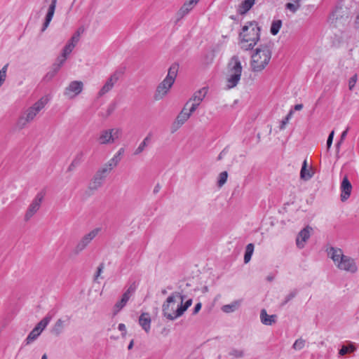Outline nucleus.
<instances>
[{
	"instance_id": "nucleus-29",
	"label": "nucleus",
	"mask_w": 359,
	"mask_h": 359,
	"mask_svg": "<svg viewBox=\"0 0 359 359\" xmlns=\"http://www.w3.org/2000/svg\"><path fill=\"white\" fill-rule=\"evenodd\" d=\"M150 140H151V135L149 134L147 135V137H144L143 141L137 147V149H135V151L134 152V154L135 155L140 154L144 150V149L147 147Z\"/></svg>"
},
{
	"instance_id": "nucleus-31",
	"label": "nucleus",
	"mask_w": 359,
	"mask_h": 359,
	"mask_svg": "<svg viewBox=\"0 0 359 359\" xmlns=\"http://www.w3.org/2000/svg\"><path fill=\"white\" fill-rule=\"evenodd\" d=\"M41 334V332L38 330V328H34L27 337L25 343V345H29L35 341L38 337Z\"/></svg>"
},
{
	"instance_id": "nucleus-15",
	"label": "nucleus",
	"mask_w": 359,
	"mask_h": 359,
	"mask_svg": "<svg viewBox=\"0 0 359 359\" xmlns=\"http://www.w3.org/2000/svg\"><path fill=\"white\" fill-rule=\"evenodd\" d=\"M340 189L341 191V201H345L349 198L352 191V185L349 182L347 176H345L343 178Z\"/></svg>"
},
{
	"instance_id": "nucleus-4",
	"label": "nucleus",
	"mask_w": 359,
	"mask_h": 359,
	"mask_svg": "<svg viewBox=\"0 0 359 359\" xmlns=\"http://www.w3.org/2000/svg\"><path fill=\"white\" fill-rule=\"evenodd\" d=\"M184 297L178 292H172L163 302L162 305V313L164 317L170 320H175L183 314L179 313L181 309V303L183 302Z\"/></svg>"
},
{
	"instance_id": "nucleus-59",
	"label": "nucleus",
	"mask_w": 359,
	"mask_h": 359,
	"mask_svg": "<svg viewBox=\"0 0 359 359\" xmlns=\"http://www.w3.org/2000/svg\"><path fill=\"white\" fill-rule=\"evenodd\" d=\"M41 359H48L46 354H43L41 357Z\"/></svg>"
},
{
	"instance_id": "nucleus-54",
	"label": "nucleus",
	"mask_w": 359,
	"mask_h": 359,
	"mask_svg": "<svg viewBox=\"0 0 359 359\" xmlns=\"http://www.w3.org/2000/svg\"><path fill=\"white\" fill-rule=\"evenodd\" d=\"M201 306H202L201 303L196 304L194 307L193 314H196L201 310Z\"/></svg>"
},
{
	"instance_id": "nucleus-38",
	"label": "nucleus",
	"mask_w": 359,
	"mask_h": 359,
	"mask_svg": "<svg viewBox=\"0 0 359 359\" xmlns=\"http://www.w3.org/2000/svg\"><path fill=\"white\" fill-rule=\"evenodd\" d=\"M83 88V83L81 81H75L72 82L67 90H82Z\"/></svg>"
},
{
	"instance_id": "nucleus-61",
	"label": "nucleus",
	"mask_w": 359,
	"mask_h": 359,
	"mask_svg": "<svg viewBox=\"0 0 359 359\" xmlns=\"http://www.w3.org/2000/svg\"><path fill=\"white\" fill-rule=\"evenodd\" d=\"M290 1L293 2H301L302 0H290Z\"/></svg>"
},
{
	"instance_id": "nucleus-51",
	"label": "nucleus",
	"mask_w": 359,
	"mask_h": 359,
	"mask_svg": "<svg viewBox=\"0 0 359 359\" xmlns=\"http://www.w3.org/2000/svg\"><path fill=\"white\" fill-rule=\"evenodd\" d=\"M167 91H156L154 95V99L156 100H160L166 95Z\"/></svg>"
},
{
	"instance_id": "nucleus-9",
	"label": "nucleus",
	"mask_w": 359,
	"mask_h": 359,
	"mask_svg": "<svg viewBox=\"0 0 359 359\" xmlns=\"http://www.w3.org/2000/svg\"><path fill=\"white\" fill-rule=\"evenodd\" d=\"M178 70L179 65L177 63L172 64L168 69L166 77L158 85L157 90H169L175 81Z\"/></svg>"
},
{
	"instance_id": "nucleus-26",
	"label": "nucleus",
	"mask_w": 359,
	"mask_h": 359,
	"mask_svg": "<svg viewBox=\"0 0 359 359\" xmlns=\"http://www.w3.org/2000/svg\"><path fill=\"white\" fill-rule=\"evenodd\" d=\"M84 31H85L84 27L82 26V27H79L77 29V30L76 31V32L74 34V35L71 37V39H69L68 43L70 44H73L74 46H76L80 40V37H81V34H83Z\"/></svg>"
},
{
	"instance_id": "nucleus-13",
	"label": "nucleus",
	"mask_w": 359,
	"mask_h": 359,
	"mask_svg": "<svg viewBox=\"0 0 359 359\" xmlns=\"http://www.w3.org/2000/svg\"><path fill=\"white\" fill-rule=\"evenodd\" d=\"M206 93L203 91H196L193 96L187 102L185 105L190 109L191 111H195L201 102L203 100Z\"/></svg>"
},
{
	"instance_id": "nucleus-36",
	"label": "nucleus",
	"mask_w": 359,
	"mask_h": 359,
	"mask_svg": "<svg viewBox=\"0 0 359 359\" xmlns=\"http://www.w3.org/2000/svg\"><path fill=\"white\" fill-rule=\"evenodd\" d=\"M300 8V2H288L285 4V8L292 12L296 13Z\"/></svg>"
},
{
	"instance_id": "nucleus-46",
	"label": "nucleus",
	"mask_w": 359,
	"mask_h": 359,
	"mask_svg": "<svg viewBox=\"0 0 359 359\" xmlns=\"http://www.w3.org/2000/svg\"><path fill=\"white\" fill-rule=\"evenodd\" d=\"M81 91H65L64 96L68 99H72L79 95Z\"/></svg>"
},
{
	"instance_id": "nucleus-43",
	"label": "nucleus",
	"mask_w": 359,
	"mask_h": 359,
	"mask_svg": "<svg viewBox=\"0 0 359 359\" xmlns=\"http://www.w3.org/2000/svg\"><path fill=\"white\" fill-rule=\"evenodd\" d=\"M292 111H290L288 114L285 117V118L281 121L280 125V130H283L285 128L286 125L288 123L292 115Z\"/></svg>"
},
{
	"instance_id": "nucleus-44",
	"label": "nucleus",
	"mask_w": 359,
	"mask_h": 359,
	"mask_svg": "<svg viewBox=\"0 0 359 359\" xmlns=\"http://www.w3.org/2000/svg\"><path fill=\"white\" fill-rule=\"evenodd\" d=\"M192 304V299H189L187 300L184 303V302L181 303V309L179 311V313L184 314V313L187 311V309L191 306Z\"/></svg>"
},
{
	"instance_id": "nucleus-1",
	"label": "nucleus",
	"mask_w": 359,
	"mask_h": 359,
	"mask_svg": "<svg viewBox=\"0 0 359 359\" xmlns=\"http://www.w3.org/2000/svg\"><path fill=\"white\" fill-rule=\"evenodd\" d=\"M327 256L332 260L334 266L340 271L351 274L358 271V265L355 259L344 254L341 248L330 246L327 249Z\"/></svg>"
},
{
	"instance_id": "nucleus-12",
	"label": "nucleus",
	"mask_w": 359,
	"mask_h": 359,
	"mask_svg": "<svg viewBox=\"0 0 359 359\" xmlns=\"http://www.w3.org/2000/svg\"><path fill=\"white\" fill-rule=\"evenodd\" d=\"M136 290L135 284L130 285L126 292L123 294L121 299L116 302L114 306V316L119 312L127 304L130 298L134 294Z\"/></svg>"
},
{
	"instance_id": "nucleus-16",
	"label": "nucleus",
	"mask_w": 359,
	"mask_h": 359,
	"mask_svg": "<svg viewBox=\"0 0 359 359\" xmlns=\"http://www.w3.org/2000/svg\"><path fill=\"white\" fill-rule=\"evenodd\" d=\"M57 0H52L50 5L49 6L48 13L46 16L45 22L43 25V27L41 31L44 32L49 26L50 22H51L53 17L54 15L55 8L57 5Z\"/></svg>"
},
{
	"instance_id": "nucleus-32",
	"label": "nucleus",
	"mask_w": 359,
	"mask_h": 359,
	"mask_svg": "<svg viewBox=\"0 0 359 359\" xmlns=\"http://www.w3.org/2000/svg\"><path fill=\"white\" fill-rule=\"evenodd\" d=\"M356 350V347L353 343H350L348 346H342L339 351V354L343 356L347 353H351Z\"/></svg>"
},
{
	"instance_id": "nucleus-11",
	"label": "nucleus",
	"mask_w": 359,
	"mask_h": 359,
	"mask_svg": "<svg viewBox=\"0 0 359 359\" xmlns=\"http://www.w3.org/2000/svg\"><path fill=\"white\" fill-rule=\"evenodd\" d=\"M45 194L43 191L39 192L29 205L25 215V220L29 221L39 210L43 200Z\"/></svg>"
},
{
	"instance_id": "nucleus-34",
	"label": "nucleus",
	"mask_w": 359,
	"mask_h": 359,
	"mask_svg": "<svg viewBox=\"0 0 359 359\" xmlns=\"http://www.w3.org/2000/svg\"><path fill=\"white\" fill-rule=\"evenodd\" d=\"M254 251V245L252 243H249L245 248V252L244 255V262L245 264L248 263L251 259V257L253 254Z\"/></svg>"
},
{
	"instance_id": "nucleus-58",
	"label": "nucleus",
	"mask_w": 359,
	"mask_h": 359,
	"mask_svg": "<svg viewBox=\"0 0 359 359\" xmlns=\"http://www.w3.org/2000/svg\"><path fill=\"white\" fill-rule=\"evenodd\" d=\"M110 113H111V108H110V107H109V108L107 109V112H106V115H105V116H108L110 114Z\"/></svg>"
},
{
	"instance_id": "nucleus-33",
	"label": "nucleus",
	"mask_w": 359,
	"mask_h": 359,
	"mask_svg": "<svg viewBox=\"0 0 359 359\" xmlns=\"http://www.w3.org/2000/svg\"><path fill=\"white\" fill-rule=\"evenodd\" d=\"M282 20H273L270 29L271 34L273 36L276 35L279 32L280 29L282 27Z\"/></svg>"
},
{
	"instance_id": "nucleus-8",
	"label": "nucleus",
	"mask_w": 359,
	"mask_h": 359,
	"mask_svg": "<svg viewBox=\"0 0 359 359\" xmlns=\"http://www.w3.org/2000/svg\"><path fill=\"white\" fill-rule=\"evenodd\" d=\"M101 231V228H95L85 234L76 244L74 252L75 255H79L91 243V241L97 236Z\"/></svg>"
},
{
	"instance_id": "nucleus-14",
	"label": "nucleus",
	"mask_w": 359,
	"mask_h": 359,
	"mask_svg": "<svg viewBox=\"0 0 359 359\" xmlns=\"http://www.w3.org/2000/svg\"><path fill=\"white\" fill-rule=\"evenodd\" d=\"M311 231L312 228L307 226L298 233L296 239V244L299 248L302 249L304 247L306 242L311 236Z\"/></svg>"
},
{
	"instance_id": "nucleus-28",
	"label": "nucleus",
	"mask_w": 359,
	"mask_h": 359,
	"mask_svg": "<svg viewBox=\"0 0 359 359\" xmlns=\"http://www.w3.org/2000/svg\"><path fill=\"white\" fill-rule=\"evenodd\" d=\"M53 316L48 313L37 325L35 326V328H38L39 332H42V331L46 327V326L49 324Z\"/></svg>"
},
{
	"instance_id": "nucleus-7",
	"label": "nucleus",
	"mask_w": 359,
	"mask_h": 359,
	"mask_svg": "<svg viewBox=\"0 0 359 359\" xmlns=\"http://www.w3.org/2000/svg\"><path fill=\"white\" fill-rule=\"evenodd\" d=\"M229 77L226 81L228 88H234L241 79L242 66L237 55L233 56L228 64Z\"/></svg>"
},
{
	"instance_id": "nucleus-23",
	"label": "nucleus",
	"mask_w": 359,
	"mask_h": 359,
	"mask_svg": "<svg viewBox=\"0 0 359 359\" xmlns=\"http://www.w3.org/2000/svg\"><path fill=\"white\" fill-rule=\"evenodd\" d=\"M65 322V321L61 318L58 319L52 327L51 332L56 336H59L63 332Z\"/></svg>"
},
{
	"instance_id": "nucleus-57",
	"label": "nucleus",
	"mask_w": 359,
	"mask_h": 359,
	"mask_svg": "<svg viewBox=\"0 0 359 359\" xmlns=\"http://www.w3.org/2000/svg\"><path fill=\"white\" fill-rule=\"evenodd\" d=\"M133 344H134V341H133V339H132V340L130 341V344H129L128 346V350L132 349V348H133Z\"/></svg>"
},
{
	"instance_id": "nucleus-5",
	"label": "nucleus",
	"mask_w": 359,
	"mask_h": 359,
	"mask_svg": "<svg viewBox=\"0 0 359 359\" xmlns=\"http://www.w3.org/2000/svg\"><path fill=\"white\" fill-rule=\"evenodd\" d=\"M50 100V96L46 95L36 102L32 106L27 108L18 118L16 127L21 130L32 121L36 115L45 107Z\"/></svg>"
},
{
	"instance_id": "nucleus-45",
	"label": "nucleus",
	"mask_w": 359,
	"mask_h": 359,
	"mask_svg": "<svg viewBox=\"0 0 359 359\" xmlns=\"http://www.w3.org/2000/svg\"><path fill=\"white\" fill-rule=\"evenodd\" d=\"M297 294V291L296 290L291 291L288 294H287L285 297V300L283 303V304H285L287 302H289L290 300H292L293 298L295 297V296Z\"/></svg>"
},
{
	"instance_id": "nucleus-21",
	"label": "nucleus",
	"mask_w": 359,
	"mask_h": 359,
	"mask_svg": "<svg viewBox=\"0 0 359 359\" xmlns=\"http://www.w3.org/2000/svg\"><path fill=\"white\" fill-rule=\"evenodd\" d=\"M241 300L233 301L231 304L224 305L222 307V311L226 313L234 312L235 311L238 309L241 304Z\"/></svg>"
},
{
	"instance_id": "nucleus-37",
	"label": "nucleus",
	"mask_w": 359,
	"mask_h": 359,
	"mask_svg": "<svg viewBox=\"0 0 359 359\" xmlns=\"http://www.w3.org/2000/svg\"><path fill=\"white\" fill-rule=\"evenodd\" d=\"M228 177V173L226 171L222 172L219 175L217 185L219 187H222L226 182Z\"/></svg>"
},
{
	"instance_id": "nucleus-2",
	"label": "nucleus",
	"mask_w": 359,
	"mask_h": 359,
	"mask_svg": "<svg viewBox=\"0 0 359 359\" xmlns=\"http://www.w3.org/2000/svg\"><path fill=\"white\" fill-rule=\"evenodd\" d=\"M261 27L256 21L248 22L239 34V45L244 50H252L260 39Z\"/></svg>"
},
{
	"instance_id": "nucleus-39",
	"label": "nucleus",
	"mask_w": 359,
	"mask_h": 359,
	"mask_svg": "<svg viewBox=\"0 0 359 359\" xmlns=\"http://www.w3.org/2000/svg\"><path fill=\"white\" fill-rule=\"evenodd\" d=\"M304 346H305V340L300 338V339H297L294 341V343L292 346V348L294 350L299 351V350H302L304 347Z\"/></svg>"
},
{
	"instance_id": "nucleus-40",
	"label": "nucleus",
	"mask_w": 359,
	"mask_h": 359,
	"mask_svg": "<svg viewBox=\"0 0 359 359\" xmlns=\"http://www.w3.org/2000/svg\"><path fill=\"white\" fill-rule=\"evenodd\" d=\"M8 65H5L0 70V87L2 86L6 78V73Z\"/></svg>"
},
{
	"instance_id": "nucleus-60",
	"label": "nucleus",
	"mask_w": 359,
	"mask_h": 359,
	"mask_svg": "<svg viewBox=\"0 0 359 359\" xmlns=\"http://www.w3.org/2000/svg\"><path fill=\"white\" fill-rule=\"evenodd\" d=\"M161 292L163 294H165L167 293V291L165 290H163Z\"/></svg>"
},
{
	"instance_id": "nucleus-48",
	"label": "nucleus",
	"mask_w": 359,
	"mask_h": 359,
	"mask_svg": "<svg viewBox=\"0 0 359 359\" xmlns=\"http://www.w3.org/2000/svg\"><path fill=\"white\" fill-rule=\"evenodd\" d=\"M123 137V130L120 128H114V140L120 139Z\"/></svg>"
},
{
	"instance_id": "nucleus-20",
	"label": "nucleus",
	"mask_w": 359,
	"mask_h": 359,
	"mask_svg": "<svg viewBox=\"0 0 359 359\" xmlns=\"http://www.w3.org/2000/svg\"><path fill=\"white\" fill-rule=\"evenodd\" d=\"M256 0H243L238 8V12L241 14H245L255 4Z\"/></svg>"
},
{
	"instance_id": "nucleus-49",
	"label": "nucleus",
	"mask_w": 359,
	"mask_h": 359,
	"mask_svg": "<svg viewBox=\"0 0 359 359\" xmlns=\"http://www.w3.org/2000/svg\"><path fill=\"white\" fill-rule=\"evenodd\" d=\"M124 151L125 150L123 148H121L118 150L116 156L114 158V164L116 165L121 160V156L124 154Z\"/></svg>"
},
{
	"instance_id": "nucleus-6",
	"label": "nucleus",
	"mask_w": 359,
	"mask_h": 359,
	"mask_svg": "<svg viewBox=\"0 0 359 359\" xmlns=\"http://www.w3.org/2000/svg\"><path fill=\"white\" fill-rule=\"evenodd\" d=\"M112 170V159L101 167L93 175L88 185V195H92L104 184L107 177Z\"/></svg>"
},
{
	"instance_id": "nucleus-41",
	"label": "nucleus",
	"mask_w": 359,
	"mask_h": 359,
	"mask_svg": "<svg viewBox=\"0 0 359 359\" xmlns=\"http://www.w3.org/2000/svg\"><path fill=\"white\" fill-rule=\"evenodd\" d=\"M126 70V65L124 64H122L118 67H117L115 74H114V79L116 77L117 79L119 76L123 75Z\"/></svg>"
},
{
	"instance_id": "nucleus-42",
	"label": "nucleus",
	"mask_w": 359,
	"mask_h": 359,
	"mask_svg": "<svg viewBox=\"0 0 359 359\" xmlns=\"http://www.w3.org/2000/svg\"><path fill=\"white\" fill-rule=\"evenodd\" d=\"M348 130H349V128L348 127L344 131L342 132L339 141L336 144V148H337V151L339 150L341 144L343 143L344 140L346 137Z\"/></svg>"
},
{
	"instance_id": "nucleus-27",
	"label": "nucleus",
	"mask_w": 359,
	"mask_h": 359,
	"mask_svg": "<svg viewBox=\"0 0 359 359\" xmlns=\"http://www.w3.org/2000/svg\"><path fill=\"white\" fill-rule=\"evenodd\" d=\"M229 355L234 359H240L245 355V352L242 348H231L229 351Z\"/></svg>"
},
{
	"instance_id": "nucleus-25",
	"label": "nucleus",
	"mask_w": 359,
	"mask_h": 359,
	"mask_svg": "<svg viewBox=\"0 0 359 359\" xmlns=\"http://www.w3.org/2000/svg\"><path fill=\"white\" fill-rule=\"evenodd\" d=\"M84 31H85L84 27L82 26V27H79L77 29V30L76 31V32L74 34V35L71 37V39H69L68 43L70 44H73L74 46H76L80 40V37H81V34H83Z\"/></svg>"
},
{
	"instance_id": "nucleus-10",
	"label": "nucleus",
	"mask_w": 359,
	"mask_h": 359,
	"mask_svg": "<svg viewBox=\"0 0 359 359\" xmlns=\"http://www.w3.org/2000/svg\"><path fill=\"white\" fill-rule=\"evenodd\" d=\"M194 111H191L190 109L184 105L182 111L176 117L171 126V133H173L180 129L189 118Z\"/></svg>"
},
{
	"instance_id": "nucleus-30",
	"label": "nucleus",
	"mask_w": 359,
	"mask_h": 359,
	"mask_svg": "<svg viewBox=\"0 0 359 359\" xmlns=\"http://www.w3.org/2000/svg\"><path fill=\"white\" fill-rule=\"evenodd\" d=\"M300 177L304 180H309L312 177V174L307 169V162L306 160H304L303 162V165L300 171Z\"/></svg>"
},
{
	"instance_id": "nucleus-17",
	"label": "nucleus",
	"mask_w": 359,
	"mask_h": 359,
	"mask_svg": "<svg viewBox=\"0 0 359 359\" xmlns=\"http://www.w3.org/2000/svg\"><path fill=\"white\" fill-rule=\"evenodd\" d=\"M277 320L276 315H268L266 309H262L260 311V320L264 325H272L275 324Z\"/></svg>"
},
{
	"instance_id": "nucleus-53",
	"label": "nucleus",
	"mask_w": 359,
	"mask_h": 359,
	"mask_svg": "<svg viewBox=\"0 0 359 359\" xmlns=\"http://www.w3.org/2000/svg\"><path fill=\"white\" fill-rule=\"evenodd\" d=\"M118 330L122 332V335L124 336L126 333V325L123 323L118 325Z\"/></svg>"
},
{
	"instance_id": "nucleus-47",
	"label": "nucleus",
	"mask_w": 359,
	"mask_h": 359,
	"mask_svg": "<svg viewBox=\"0 0 359 359\" xmlns=\"http://www.w3.org/2000/svg\"><path fill=\"white\" fill-rule=\"evenodd\" d=\"M103 269H104V264L102 263V264H100L99 265V266L97 269V271H96V273L95 274V276H94V280L95 281H97L98 278L101 276V273H102Z\"/></svg>"
},
{
	"instance_id": "nucleus-56",
	"label": "nucleus",
	"mask_w": 359,
	"mask_h": 359,
	"mask_svg": "<svg viewBox=\"0 0 359 359\" xmlns=\"http://www.w3.org/2000/svg\"><path fill=\"white\" fill-rule=\"evenodd\" d=\"M161 189V185L159 184H157L154 189V194H156L159 191V190Z\"/></svg>"
},
{
	"instance_id": "nucleus-63",
	"label": "nucleus",
	"mask_w": 359,
	"mask_h": 359,
	"mask_svg": "<svg viewBox=\"0 0 359 359\" xmlns=\"http://www.w3.org/2000/svg\"><path fill=\"white\" fill-rule=\"evenodd\" d=\"M107 86H108V84H107L105 86H104L103 90H105Z\"/></svg>"
},
{
	"instance_id": "nucleus-22",
	"label": "nucleus",
	"mask_w": 359,
	"mask_h": 359,
	"mask_svg": "<svg viewBox=\"0 0 359 359\" xmlns=\"http://www.w3.org/2000/svg\"><path fill=\"white\" fill-rule=\"evenodd\" d=\"M111 139H112V129H108L101 132L98 141L100 144H104L109 142Z\"/></svg>"
},
{
	"instance_id": "nucleus-62",
	"label": "nucleus",
	"mask_w": 359,
	"mask_h": 359,
	"mask_svg": "<svg viewBox=\"0 0 359 359\" xmlns=\"http://www.w3.org/2000/svg\"><path fill=\"white\" fill-rule=\"evenodd\" d=\"M200 0H192V1L195 2V3H198Z\"/></svg>"
},
{
	"instance_id": "nucleus-19",
	"label": "nucleus",
	"mask_w": 359,
	"mask_h": 359,
	"mask_svg": "<svg viewBox=\"0 0 359 359\" xmlns=\"http://www.w3.org/2000/svg\"><path fill=\"white\" fill-rule=\"evenodd\" d=\"M196 4H197L192 1V0L185 2L177 12V16L180 18H183L187 15Z\"/></svg>"
},
{
	"instance_id": "nucleus-52",
	"label": "nucleus",
	"mask_w": 359,
	"mask_h": 359,
	"mask_svg": "<svg viewBox=\"0 0 359 359\" xmlns=\"http://www.w3.org/2000/svg\"><path fill=\"white\" fill-rule=\"evenodd\" d=\"M356 81L357 75H354L348 81L349 90H352V88L355 86Z\"/></svg>"
},
{
	"instance_id": "nucleus-50",
	"label": "nucleus",
	"mask_w": 359,
	"mask_h": 359,
	"mask_svg": "<svg viewBox=\"0 0 359 359\" xmlns=\"http://www.w3.org/2000/svg\"><path fill=\"white\" fill-rule=\"evenodd\" d=\"M334 131L332 130L328 137H327V150H329L332 146V141H333V138H334Z\"/></svg>"
},
{
	"instance_id": "nucleus-55",
	"label": "nucleus",
	"mask_w": 359,
	"mask_h": 359,
	"mask_svg": "<svg viewBox=\"0 0 359 359\" xmlns=\"http://www.w3.org/2000/svg\"><path fill=\"white\" fill-rule=\"evenodd\" d=\"M303 108V104H297L294 106V109L296 111H299Z\"/></svg>"
},
{
	"instance_id": "nucleus-18",
	"label": "nucleus",
	"mask_w": 359,
	"mask_h": 359,
	"mask_svg": "<svg viewBox=\"0 0 359 359\" xmlns=\"http://www.w3.org/2000/svg\"><path fill=\"white\" fill-rule=\"evenodd\" d=\"M151 318L148 313H143L139 318V324L148 333L151 329Z\"/></svg>"
},
{
	"instance_id": "nucleus-24",
	"label": "nucleus",
	"mask_w": 359,
	"mask_h": 359,
	"mask_svg": "<svg viewBox=\"0 0 359 359\" xmlns=\"http://www.w3.org/2000/svg\"><path fill=\"white\" fill-rule=\"evenodd\" d=\"M75 46L73 44H70L67 43L62 50V53L61 57H60V65L63 64L65 61L67 60V57L72 52Z\"/></svg>"
},
{
	"instance_id": "nucleus-3",
	"label": "nucleus",
	"mask_w": 359,
	"mask_h": 359,
	"mask_svg": "<svg viewBox=\"0 0 359 359\" xmlns=\"http://www.w3.org/2000/svg\"><path fill=\"white\" fill-rule=\"evenodd\" d=\"M272 55V44L266 42L259 44L251 55L250 66L253 72L262 71L269 65Z\"/></svg>"
},
{
	"instance_id": "nucleus-35",
	"label": "nucleus",
	"mask_w": 359,
	"mask_h": 359,
	"mask_svg": "<svg viewBox=\"0 0 359 359\" xmlns=\"http://www.w3.org/2000/svg\"><path fill=\"white\" fill-rule=\"evenodd\" d=\"M81 159H82V155L81 154L77 155L74 158V160L70 163V165H69V167L67 168V171L72 172L73 170H74L76 169V168L80 165V163L81 162Z\"/></svg>"
},
{
	"instance_id": "nucleus-64",
	"label": "nucleus",
	"mask_w": 359,
	"mask_h": 359,
	"mask_svg": "<svg viewBox=\"0 0 359 359\" xmlns=\"http://www.w3.org/2000/svg\"><path fill=\"white\" fill-rule=\"evenodd\" d=\"M201 90H206V88L203 87Z\"/></svg>"
}]
</instances>
